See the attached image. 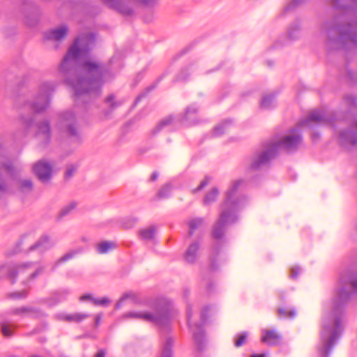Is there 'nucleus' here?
Masks as SVG:
<instances>
[{
    "label": "nucleus",
    "instance_id": "obj_33",
    "mask_svg": "<svg viewBox=\"0 0 357 357\" xmlns=\"http://www.w3.org/2000/svg\"><path fill=\"white\" fill-rule=\"evenodd\" d=\"M16 328V325L6 321L1 324V332L6 337H11L13 334V330Z\"/></svg>",
    "mask_w": 357,
    "mask_h": 357
},
{
    "label": "nucleus",
    "instance_id": "obj_12",
    "mask_svg": "<svg viewBox=\"0 0 357 357\" xmlns=\"http://www.w3.org/2000/svg\"><path fill=\"white\" fill-rule=\"evenodd\" d=\"M333 121V118L329 116L325 110L314 109L310 112L307 118L301 120L297 123V126L299 128L310 127L312 123L316 124H326L331 123Z\"/></svg>",
    "mask_w": 357,
    "mask_h": 357
},
{
    "label": "nucleus",
    "instance_id": "obj_20",
    "mask_svg": "<svg viewBox=\"0 0 357 357\" xmlns=\"http://www.w3.org/2000/svg\"><path fill=\"white\" fill-rule=\"evenodd\" d=\"M89 314L87 313H81L76 312L73 314H65V313H59L56 314V319L59 320L66 321L68 322H76L79 323L82 321L84 319L88 318Z\"/></svg>",
    "mask_w": 357,
    "mask_h": 357
},
{
    "label": "nucleus",
    "instance_id": "obj_47",
    "mask_svg": "<svg viewBox=\"0 0 357 357\" xmlns=\"http://www.w3.org/2000/svg\"><path fill=\"white\" fill-rule=\"evenodd\" d=\"M134 1L142 6H153L159 0H134Z\"/></svg>",
    "mask_w": 357,
    "mask_h": 357
},
{
    "label": "nucleus",
    "instance_id": "obj_44",
    "mask_svg": "<svg viewBox=\"0 0 357 357\" xmlns=\"http://www.w3.org/2000/svg\"><path fill=\"white\" fill-rule=\"evenodd\" d=\"M76 170L77 167L75 166L74 165H70L67 166L66 171L65 173V178L66 179L71 178L73 176L74 173L76 172Z\"/></svg>",
    "mask_w": 357,
    "mask_h": 357
},
{
    "label": "nucleus",
    "instance_id": "obj_22",
    "mask_svg": "<svg viewBox=\"0 0 357 357\" xmlns=\"http://www.w3.org/2000/svg\"><path fill=\"white\" fill-rule=\"evenodd\" d=\"M340 141L342 145H357V133L354 132L352 129L342 131L340 133Z\"/></svg>",
    "mask_w": 357,
    "mask_h": 357
},
{
    "label": "nucleus",
    "instance_id": "obj_56",
    "mask_svg": "<svg viewBox=\"0 0 357 357\" xmlns=\"http://www.w3.org/2000/svg\"><path fill=\"white\" fill-rule=\"evenodd\" d=\"M250 357H264V354H252Z\"/></svg>",
    "mask_w": 357,
    "mask_h": 357
},
{
    "label": "nucleus",
    "instance_id": "obj_49",
    "mask_svg": "<svg viewBox=\"0 0 357 357\" xmlns=\"http://www.w3.org/2000/svg\"><path fill=\"white\" fill-rule=\"evenodd\" d=\"M305 0H292L285 8V10H289L299 6Z\"/></svg>",
    "mask_w": 357,
    "mask_h": 357
},
{
    "label": "nucleus",
    "instance_id": "obj_48",
    "mask_svg": "<svg viewBox=\"0 0 357 357\" xmlns=\"http://www.w3.org/2000/svg\"><path fill=\"white\" fill-rule=\"evenodd\" d=\"M344 102L348 106H356V99L351 95H347L344 97Z\"/></svg>",
    "mask_w": 357,
    "mask_h": 357
},
{
    "label": "nucleus",
    "instance_id": "obj_60",
    "mask_svg": "<svg viewBox=\"0 0 357 357\" xmlns=\"http://www.w3.org/2000/svg\"><path fill=\"white\" fill-rule=\"evenodd\" d=\"M312 137L313 139H315L316 138L319 137V135L314 133V134L312 135Z\"/></svg>",
    "mask_w": 357,
    "mask_h": 357
},
{
    "label": "nucleus",
    "instance_id": "obj_21",
    "mask_svg": "<svg viewBox=\"0 0 357 357\" xmlns=\"http://www.w3.org/2000/svg\"><path fill=\"white\" fill-rule=\"evenodd\" d=\"M68 31V26L63 25L45 33V38L48 40H61L66 36Z\"/></svg>",
    "mask_w": 357,
    "mask_h": 357
},
{
    "label": "nucleus",
    "instance_id": "obj_27",
    "mask_svg": "<svg viewBox=\"0 0 357 357\" xmlns=\"http://www.w3.org/2000/svg\"><path fill=\"white\" fill-rule=\"evenodd\" d=\"M167 72L164 73L155 80L154 83L146 87L145 90L136 98L135 100V105L138 104V102H139L142 98L146 97L149 93L155 89L159 82L167 75Z\"/></svg>",
    "mask_w": 357,
    "mask_h": 357
},
{
    "label": "nucleus",
    "instance_id": "obj_50",
    "mask_svg": "<svg viewBox=\"0 0 357 357\" xmlns=\"http://www.w3.org/2000/svg\"><path fill=\"white\" fill-rule=\"evenodd\" d=\"M301 268L298 266L292 267L291 268L290 277L292 279H296L299 275Z\"/></svg>",
    "mask_w": 357,
    "mask_h": 357
},
{
    "label": "nucleus",
    "instance_id": "obj_35",
    "mask_svg": "<svg viewBox=\"0 0 357 357\" xmlns=\"http://www.w3.org/2000/svg\"><path fill=\"white\" fill-rule=\"evenodd\" d=\"M277 314L279 318H294L296 316V310L293 308L287 309L281 307L277 310Z\"/></svg>",
    "mask_w": 357,
    "mask_h": 357
},
{
    "label": "nucleus",
    "instance_id": "obj_45",
    "mask_svg": "<svg viewBox=\"0 0 357 357\" xmlns=\"http://www.w3.org/2000/svg\"><path fill=\"white\" fill-rule=\"evenodd\" d=\"M227 126V123L224 122L218 126H216L214 129V135L219 136L225 132V129Z\"/></svg>",
    "mask_w": 357,
    "mask_h": 357
},
{
    "label": "nucleus",
    "instance_id": "obj_11",
    "mask_svg": "<svg viewBox=\"0 0 357 357\" xmlns=\"http://www.w3.org/2000/svg\"><path fill=\"white\" fill-rule=\"evenodd\" d=\"M21 172L13 159L6 153H0V193H8L9 187L6 177L15 178Z\"/></svg>",
    "mask_w": 357,
    "mask_h": 357
},
{
    "label": "nucleus",
    "instance_id": "obj_36",
    "mask_svg": "<svg viewBox=\"0 0 357 357\" xmlns=\"http://www.w3.org/2000/svg\"><path fill=\"white\" fill-rule=\"evenodd\" d=\"M219 195V191L216 188H213L207 192L204 197V202L205 204H211L214 202Z\"/></svg>",
    "mask_w": 357,
    "mask_h": 357
},
{
    "label": "nucleus",
    "instance_id": "obj_5",
    "mask_svg": "<svg viewBox=\"0 0 357 357\" xmlns=\"http://www.w3.org/2000/svg\"><path fill=\"white\" fill-rule=\"evenodd\" d=\"M153 312H128L124 318L136 319L153 323L160 328H168L176 314L172 303L166 298H157L151 306Z\"/></svg>",
    "mask_w": 357,
    "mask_h": 357
},
{
    "label": "nucleus",
    "instance_id": "obj_54",
    "mask_svg": "<svg viewBox=\"0 0 357 357\" xmlns=\"http://www.w3.org/2000/svg\"><path fill=\"white\" fill-rule=\"evenodd\" d=\"M105 354H106V353H105V350H103V349H100V350H99V351L96 353V354L95 357H105Z\"/></svg>",
    "mask_w": 357,
    "mask_h": 357
},
{
    "label": "nucleus",
    "instance_id": "obj_58",
    "mask_svg": "<svg viewBox=\"0 0 357 357\" xmlns=\"http://www.w3.org/2000/svg\"><path fill=\"white\" fill-rule=\"evenodd\" d=\"M201 190V183L197 185V188L195 190V192L199 191Z\"/></svg>",
    "mask_w": 357,
    "mask_h": 357
},
{
    "label": "nucleus",
    "instance_id": "obj_6",
    "mask_svg": "<svg viewBox=\"0 0 357 357\" xmlns=\"http://www.w3.org/2000/svg\"><path fill=\"white\" fill-rule=\"evenodd\" d=\"M302 137L296 128L291 130V132L278 141L271 142L264 146V150L252 157L250 168L257 169L266 164L271 159L275 157L279 149H282L287 151H296L301 144Z\"/></svg>",
    "mask_w": 357,
    "mask_h": 357
},
{
    "label": "nucleus",
    "instance_id": "obj_51",
    "mask_svg": "<svg viewBox=\"0 0 357 357\" xmlns=\"http://www.w3.org/2000/svg\"><path fill=\"white\" fill-rule=\"evenodd\" d=\"M93 299H94V297H93L91 294H84L82 295V296H80L79 298V301H89L93 303Z\"/></svg>",
    "mask_w": 357,
    "mask_h": 357
},
{
    "label": "nucleus",
    "instance_id": "obj_53",
    "mask_svg": "<svg viewBox=\"0 0 357 357\" xmlns=\"http://www.w3.org/2000/svg\"><path fill=\"white\" fill-rule=\"evenodd\" d=\"M102 319V314H98L95 316L94 325L98 327Z\"/></svg>",
    "mask_w": 357,
    "mask_h": 357
},
{
    "label": "nucleus",
    "instance_id": "obj_63",
    "mask_svg": "<svg viewBox=\"0 0 357 357\" xmlns=\"http://www.w3.org/2000/svg\"><path fill=\"white\" fill-rule=\"evenodd\" d=\"M82 241L83 242H87V241H88V238H86V237H82Z\"/></svg>",
    "mask_w": 357,
    "mask_h": 357
},
{
    "label": "nucleus",
    "instance_id": "obj_15",
    "mask_svg": "<svg viewBox=\"0 0 357 357\" xmlns=\"http://www.w3.org/2000/svg\"><path fill=\"white\" fill-rule=\"evenodd\" d=\"M8 315L27 316L31 319H40L46 317V314L40 309L32 306H22L10 309L7 312Z\"/></svg>",
    "mask_w": 357,
    "mask_h": 357
},
{
    "label": "nucleus",
    "instance_id": "obj_18",
    "mask_svg": "<svg viewBox=\"0 0 357 357\" xmlns=\"http://www.w3.org/2000/svg\"><path fill=\"white\" fill-rule=\"evenodd\" d=\"M54 243L51 241L48 235L44 234L29 248V251L38 250L44 252L54 247Z\"/></svg>",
    "mask_w": 357,
    "mask_h": 357
},
{
    "label": "nucleus",
    "instance_id": "obj_10",
    "mask_svg": "<svg viewBox=\"0 0 357 357\" xmlns=\"http://www.w3.org/2000/svg\"><path fill=\"white\" fill-rule=\"evenodd\" d=\"M58 128L61 132L77 144L82 142L81 133L79 130L77 121L75 114L71 111H66L59 116Z\"/></svg>",
    "mask_w": 357,
    "mask_h": 357
},
{
    "label": "nucleus",
    "instance_id": "obj_31",
    "mask_svg": "<svg viewBox=\"0 0 357 357\" xmlns=\"http://www.w3.org/2000/svg\"><path fill=\"white\" fill-rule=\"evenodd\" d=\"M173 340L172 337H167L162 347L161 357H172L173 355L172 352Z\"/></svg>",
    "mask_w": 357,
    "mask_h": 357
},
{
    "label": "nucleus",
    "instance_id": "obj_55",
    "mask_svg": "<svg viewBox=\"0 0 357 357\" xmlns=\"http://www.w3.org/2000/svg\"><path fill=\"white\" fill-rule=\"evenodd\" d=\"M158 177V172H153V174H152V175H151V176L150 180H151V181H156V180H157Z\"/></svg>",
    "mask_w": 357,
    "mask_h": 357
},
{
    "label": "nucleus",
    "instance_id": "obj_4",
    "mask_svg": "<svg viewBox=\"0 0 357 357\" xmlns=\"http://www.w3.org/2000/svg\"><path fill=\"white\" fill-rule=\"evenodd\" d=\"M243 183L242 179L234 181L226 192V199L221 205L219 218L212 229L213 238H222L227 227L236 222L238 217L236 213L241 202V198L237 197V191Z\"/></svg>",
    "mask_w": 357,
    "mask_h": 357
},
{
    "label": "nucleus",
    "instance_id": "obj_24",
    "mask_svg": "<svg viewBox=\"0 0 357 357\" xmlns=\"http://www.w3.org/2000/svg\"><path fill=\"white\" fill-rule=\"evenodd\" d=\"M200 248L198 241L190 244L185 253V259L189 264H193L197 259V254Z\"/></svg>",
    "mask_w": 357,
    "mask_h": 357
},
{
    "label": "nucleus",
    "instance_id": "obj_38",
    "mask_svg": "<svg viewBox=\"0 0 357 357\" xmlns=\"http://www.w3.org/2000/svg\"><path fill=\"white\" fill-rule=\"evenodd\" d=\"M172 185L170 184L164 185L158 191V197L160 199H165L169 197L172 191Z\"/></svg>",
    "mask_w": 357,
    "mask_h": 357
},
{
    "label": "nucleus",
    "instance_id": "obj_46",
    "mask_svg": "<svg viewBox=\"0 0 357 357\" xmlns=\"http://www.w3.org/2000/svg\"><path fill=\"white\" fill-rule=\"evenodd\" d=\"M211 316L210 307H206L204 309H202V325L207 321V319H209Z\"/></svg>",
    "mask_w": 357,
    "mask_h": 357
},
{
    "label": "nucleus",
    "instance_id": "obj_1",
    "mask_svg": "<svg viewBox=\"0 0 357 357\" xmlns=\"http://www.w3.org/2000/svg\"><path fill=\"white\" fill-rule=\"evenodd\" d=\"M94 40V35L91 33L77 37L60 66L65 82L74 91V102L77 105L92 97H98L104 84L112 81L116 75L112 68V61L102 63L86 60L79 68L75 66L77 59L88 54Z\"/></svg>",
    "mask_w": 357,
    "mask_h": 357
},
{
    "label": "nucleus",
    "instance_id": "obj_23",
    "mask_svg": "<svg viewBox=\"0 0 357 357\" xmlns=\"http://www.w3.org/2000/svg\"><path fill=\"white\" fill-rule=\"evenodd\" d=\"M193 65L190 64L185 67H183L176 74V75L173 79L172 82L174 83L187 82L188 79L190 77V76L193 74Z\"/></svg>",
    "mask_w": 357,
    "mask_h": 357
},
{
    "label": "nucleus",
    "instance_id": "obj_59",
    "mask_svg": "<svg viewBox=\"0 0 357 357\" xmlns=\"http://www.w3.org/2000/svg\"><path fill=\"white\" fill-rule=\"evenodd\" d=\"M208 183V181H202V188Z\"/></svg>",
    "mask_w": 357,
    "mask_h": 357
},
{
    "label": "nucleus",
    "instance_id": "obj_52",
    "mask_svg": "<svg viewBox=\"0 0 357 357\" xmlns=\"http://www.w3.org/2000/svg\"><path fill=\"white\" fill-rule=\"evenodd\" d=\"M38 22V18L36 16H33L31 20L27 19L26 20V23L29 26H35Z\"/></svg>",
    "mask_w": 357,
    "mask_h": 357
},
{
    "label": "nucleus",
    "instance_id": "obj_19",
    "mask_svg": "<svg viewBox=\"0 0 357 357\" xmlns=\"http://www.w3.org/2000/svg\"><path fill=\"white\" fill-rule=\"evenodd\" d=\"M70 294V291L68 289H60L52 293L50 298L45 299V303H47L50 306H54L66 300Z\"/></svg>",
    "mask_w": 357,
    "mask_h": 357
},
{
    "label": "nucleus",
    "instance_id": "obj_2",
    "mask_svg": "<svg viewBox=\"0 0 357 357\" xmlns=\"http://www.w3.org/2000/svg\"><path fill=\"white\" fill-rule=\"evenodd\" d=\"M357 294V273L347 270L340 277L333 298L331 312L323 319L320 344L317 348L320 357H328L342 331L344 307L352 294Z\"/></svg>",
    "mask_w": 357,
    "mask_h": 357
},
{
    "label": "nucleus",
    "instance_id": "obj_41",
    "mask_svg": "<svg viewBox=\"0 0 357 357\" xmlns=\"http://www.w3.org/2000/svg\"><path fill=\"white\" fill-rule=\"evenodd\" d=\"M77 206V203L75 202H71L68 206L63 208L59 213L60 217H63L69 214L73 209Z\"/></svg>",
    "mask_w": 357,
    "mask_h": 357
},
{
    "label": "nucleus",
    "instance_id": "obj_30",
    "mask_svg": "<svg viewBox=\"0 0 357 357\" xmlns=\"http://www.w3.org/2000/svg\"><path fill=\"white\" fill-rule=\"evenodd\" d=\"M18 188L21 192L29 193L32 191L33 185L29 178L20 179L17 181Z\"/></svg>",
    "mask_w": 357,
    "mask_h": 357
},
{
    "label": "nucleus",
    "instance_id": "obj_14",
    "mask_svg": "<svg viewBox=\"0 0 357 357\" xmlns=\"http://www.w3.org/2000/svg\"><path fill=\"white\" fill-rule=\"evenodd\" d=\"M108 8L123 16H131L135 11L128 0H101Z\"/></svg>",
    "mask_w": 357,
    "mask_h": 357
},
{
    "label": "nucleus",
    "instance_id": "obj_28",
    "mask_svg": "<svg viewBox=\"0 0 357 357\" xmlns=\"http://www.w3.org/2000/svg\"><path fill=\"white\" fill-rule=\"evenodd\" d=\"M116 248L117 244L114 241H103L98 244L96 251L98 254H106Z\"/></svg>",
    "mask_w": 357,
    "mask_h": 357
},
{
    "label": "nucleus",
    "instance_id": "obj_16",
    "mask_svg": "<svg viewBox=\"0 0 357 357\" xmlns=\"http://www.w3.org/2000/svg\"><path fill=\"white\" fill-rule=\"evenodd\" d=\"M36 137L40 140V146L42 148L46 147L51 141V128L48 120H43L36 123Z\"/></svg>",
    "mask_w": 357,
    "mask_h": 357
},
{
    "label": "nucleus",
    "instance_id": "obj_37",
    "mask_svg": "<svg viewBox=\"0 0 357 357\" xmlns=\"http://www.w3.org/2000/svg\"><path fill=\"white\" fill-rule=\"evenodd\" d=\"M274 94L266 95L262 97L261 101V107L263 109H269L271 107L272 103L274 100Z\"/></svg>",
    "mask_w": 357,
    "mask_h": 357
},
{
    "label": "nucleus",
    "instance_id": "obj_40",
    "mask_svg": "<svg viewBox=\"0 0 357 357\" xmlns=\"http://www.w3.org/2000/svg\"><path fill=\"white\" fill-rule=\"evenodd\" d=\"M248 333L246 332H243L235 337L234 340V345L236 347H240L243 346L247 340Z\"/></svg>",
    "mask_w": 357,
    "mask_h": 357
},
{
    "label": "nucleus",
    "instance_id": "obj_42",
    "mask_svg": "<svg viewBox=\"0 0 357 357\" xmlns=\"http://www.w3.org/2000/svg\"><path fill=\"white\" fill-rule=\"evenodd\" d=\"M127 298H132L133 301H136V295L133 293L124 294L121 299L116 303L115 308H121L123 301Z\"/></svg>",
    "mask_w": 357,
    "mask_h": 357
},
{
    "label": "nucleus",
    "instance_id": "obj_43",
    "mask_svg": "<svg viewBox=\"0 0 357 357\" xmlns=\"http://www.w3.org/2000/svg\"><path fill=\"white\" fill-rule=\"evenodd\" d=\"M110 303V300L106 297L101 298H94L93 304L95 305L107 306Z\"/></svg>",
    "mask_w": 357,
    "mask_h": 357
},
{
    "label": "nucleus",
    "instance_id": "obj_61",
    "mask_svg": "<svg viewBox=\"0 0 357 357\" xmlns=\"http://www.w3.org/2000/svg\"><path fill=\"white\" fill-rule=\"evenodd\" d=\"M289 38H295V37L293 36V33H292V32H291V31H289Z\"/></svg>",
    "mask_w": 357,
    "mask_h": 357
},
{
    "label": "nucleus",
    "instance_id": "obj_62",
    "mask_svg": "<svg viewBox=\"0 0 357 357\" xmlns=\"http://www.w3.org/2000/svg\"><path fill=\"white\" fill-rule=\"evenodd\" d=\"M352 128H357V121L352 124Z\"/></svg>",
    "mask_w": 357,
    "mask_h": 357
},
{
    "label": "nucleus",
    "instance_id": "obj_17",
    "mask_svg": "<svg viewBox=\"0 0 357 357\" xmlns=\"http://www.w3.org/2000/svg\"><path fill=\"white\" fill-rule=\"evenodd\" d=\"M33 171L38 178L45 183L52 177V167L44 160L38 161L33 167Z\"/></svg>",
    "mask_w": 357,
    "mask_h": 357
},
{
    "label": "nucleus",
    "instance_id": "obj_9",
    "mask_svg": "<svg viewBox=\"0 0 357 357\" xmlns=\"http://www.w3.org/2000/svg\"><path fill=\"white\" fill-rule=\"evenodd\" d=\"M199 121V105L197 103H192L188 105L183 114L177 116L169 115L162 119L153 128L152 133L155 135L160 132L165 127L173 124L176 126L178 123L183 126H191L196 125Z\"/></svg>",
    "mask_w": 357,
    "mask_h": 357
},
{
    "label": "nucleus",
    "instance_id": "obj_34",
    "mask_svg": "<svg viewBox=\"0 0 357 357\" xmlns=\"http://www.w3.org/2000/svg\"><path fill=\"white\" fill-rule=\"evenodd\" d=\"M29 292V291L28 289H25L22 291L10 292L7 294V298L13 300L24 299L28 296Z\"/></svg>",
    "mask_w": 357,
    "mask_h": 357
},
{
    "label": "nucleus",
    "instance_id": "obj_29",
    "mask_svg": "<svg viewBox=\"0 0 357 357\" xmlns=\"http://www.w3.org/2000/svg\"><path fill=\"white\" fill-rule=\"evenodd\" d=\"M83 251L82 248H78L77 250H73L65 255H63L61 257H60L54 264V268H55L60 264L66 262L70 259L74 258L77 255L81 253Z\"/></svg>",
    "mask_w": 357,
    "mask_h": 357
},
{
    "label": "nucleus",
    "instance_id": "obj_3",
    "mask_svg": "<svg viewBox=\"0 0 357 357\" xmlns=\"http://www.w3.org/2000/svg\"><path fill=\"white\" fill-rule=\"evenodd\" d=\"M341 11L334 22H327L324 29L328 40L335 42L341 48L351 50L357 47V22L351 17H357V0H329Z\"/></svg>",
    "mask_w": 357,
    "mask_h": 357
},
{
    "label": "nucleus",
    "instance_id": "obj_39",
    "mask_svg": "<svg viewBox=\"0 0 357 357\" xmlns=\"http://www.w3.org/2000/svg\"><path fill=\"white\" fill-rule=\"evenodd\" d=\"M201 225V219L194 218L189 221L188 226H189V231L188 235L190 236L193 234L195 229H197L199 226Z\"/></svg>",
    "mask_w": 357,
    "mask_h": 357
},
{
    "label": "nucleus",
    "instance_id": "obj_8",
    "mask_svg": "<svg viewBox=\"0 0 357 357\" xmlns=\"http://www.w3.org/2000/svg\"><path fill=\"white\" fill-rule=\"evenodd\" d=\"M36 263L26 262L20 264H8L0 266V279L8 278L11 279V284L16 282V278L19 274H26L27 278L22 283L27 285L29 282L36 280L38 275L45 271L44 266H39L34 268Z\"/></svg>",
    "mask_w": 357,
    "mask_h": 357
},
{
    "label": "nucleus",
    "instance_id": "obj_7",
    "mask_svg": "<svg viewBox=\"0 0 357 357\" xmlns=\"http://www.w3.org/2000/svg\"><path fill=\"white\" fill-rule=\"evenodd\" d=\"M56 89V85L52 82H45L40 84L38 93L31 102L24 105V109L30 110L27 115L22 114L21 121L24 128V135L33 126L34 114L45 111L50 105L52 96Z\"/></svg>",
    "mask_w": 357,
    "mask_h": 357
},
{
    "label": "nucleus",
    "instance_id": "obj_57",
    "mask_svg": "<svg viewBox=\"0 0 357 357\" xmlns=\"http://www.w3.org/2000/svg\"><path fill=\"white\" fill-rule=\"evenodd\" d=\"M37 332H38V331H37V330H36V329H34V330H33L31 332H30V333H29V335H32L36 334V333H37Z\"/></svg>",
    "mask_w": 357,
    "mask_h": 357
},
{
    "label": "nucleus",
    "instance_id": "obj_32",
    "mask_svg": "<svg viewBox=\"0 0 357 357\" xmlns=\"http://www.w3.org/2000/svg\"><path fill=\"white\" fill-rule=\"evenodd\" d=\"M156 228L152 225L146 229H141L139 232L140 238L144 240H151L153 238Z\"/></svg>",
    "mask_w": 357,
    "mask_h": 357
},
{
    "label": "nucleus",
    "instance_id": "obj_13",
    "mask_svg": "<svg viewBox=\"0 0 357 357\" xmlns=\"http://www.w3.org/2000/svg\"><path fill=\"white\" fill-rule=\"evenodd\" d=\"M192 312L190 306L187 308L188 324L192 337L196 344V351L193 357H199L201 351V324L199 322L192 323Z\"/></svg>",
    "mask_w": 357,
    "mask_h": 357
},
{
    "label": "nucleus",
    "instance_id": "obj_64",
    "mask_svg": "<svg viewBox=\"0 0 357 357\" xmlns=\"http://www.w3.org/2000/svg\"><path fill=\"white\" fill-rule=\"evenodd\" d=\"M211 268H212V269H214V268H215V266H214L213 263L211 264Z\"/></svg>",
    "mask_w": 357,
    "mask_h": 357
},
{
    "label": "nucleus",
    "instance_id": "obj_25",
    "mask_svg": "<svg viewBox=\"0 0 357 357\" xmlns=\"http://www.w3.org/2000/svg\"><path fill=\"white\" fill-rule=\"evenodd\" d=\"M280 336L272 330H266L264 335L261 337V342L268 345H275L278 344Z\"/></svg>",
    "mask_w": 357,
    "mask_h": 357
},
{
    "label": "nucleus",
    "instance_id": "obj_26",
    "mask_svg": "<svg viewBox=\"0 0 357 357\" xmlns=\"http://www.w3.org/2000/svg\"><path fill=\"white\" fill-rule=\"evenodd\" d=\"M124 102V100H116V96L113 93L107 96L104 100V102L108 106L110 112H112L116 108L121 107Z\"/></svg>",
    "mask_w": 357,
    "mask_h": 357
}]
</instances>
